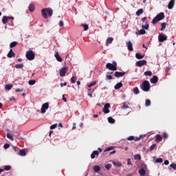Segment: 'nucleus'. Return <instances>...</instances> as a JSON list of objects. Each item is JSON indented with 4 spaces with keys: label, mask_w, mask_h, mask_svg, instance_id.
Masks as SVG:
<instances>
[{
    "label": "nucleus",
    "mask_w": 176,
    "mask_h": 176,
    "mask_svg": "<svg viewBox=\"0 0 176 176\" xmlns=\"http://www.w3.org/2000/svg\"><path fill=\"white\" fill-rule=\"evenodd\" d=\"M41 13L43 19H47V16L52 17L53 15V10H52V8H43L41 10Z\"/></svg>",
    "instance_id": "obj_1"
},
{
    "label": "nucleus",
    "mask_w": 176,
    "mask_h": 176,
    "mask_svg": "<svg viewBox=\"0 0 176 176\" xmlns=\"http://www.w3.org/2000/svg\"><path fill=\"white\" fill-rule=\"evenodd\" d=\"M118 63L116 61H113L112 63H107L106 68L110 69V71H117L118 70Z\"/></svg>",
    "instance_id": "obj_2"
},
{
    "label": "nucleus",
    "mask_w": 176,
    "mask_h": 176,
    "mask_svg": "<svg viewBox=\"0 0 176 176\" xmlns=\"http://www.w3.org/2000/svg\"><path fill=\"white\" fill-rule=\"evenodd\" d=\"M163 19H164V12H160L155 17L153 18L152 23L156 24V23H158V21L163 20Z\"/></svg>",
    "instance_id": "obj_3"
},
{
    "label": "nucleus",
    "mask_w": 176,
    "mask_h": 176,
    "mask_svg": "<svg viewBox=\"0 0 176 176\" xmlns=\"http://www.w3.org/2000/svg\"><path fill=\"white\" fill-rule=\"evenodd\" d=\"M141 89L142 90H143V91H149V90L151 89V84H149V81L144 80L142 82Z\"/></svg>",
    "instance_id": "obj_4"
},
{
    "label": "nucleus",
    "mask_w": 176,
    "mask_h": 176,
    "mask_svg": "<svg viewBox=\"0 0 176 176\" xmlns=\"http://www.w3.org/2000/svg\"><path fill=\"white\" fill-rule=\"evenodd\" d=\"M26 58L30 60V61L35 58V54H34V51L29 50L26 52Z\"/></svg>",
    "instance_id": "obj_5"
},
{
    "label": "nucleus",
    "mask_w": 176,
    "mask_h": 176,
    "mask_svg": "<svg viewBox=\"0 0 176 176\" xmlns=\"http://www.w3.org/2000/svg\"><path fill=\"white\" fill-rule=\"evenodd\" d=\"M144 137H145V135H140V137L129 136L127 138V140L128 141H140Z\"/></svg>",
    "instance_id": "obj_6"
},
{
    "label": "nucleus",
    "mask_w": 176,
    "mask_h": 176,
    "mask_svg": "<svg viewBox=\"0 0 176 176\" xmlns=\"http://www.w3.org/2000/svg\"><path fill=\"white\" fill-rule=\"evenodd\" d=\"M98 151H94L92 152V153L91 154V158L95 159L96 156H98V155H100V153L102 152V149H101V148H98Z\"/></svg>",
    "instance_id": "obj_7"
},
{
    "label": "nucleus",
    "mask_w": 176,
    "mask_h": 176,
    "mask_svg": "<svg viewBox=\"0 0 176 176\" xmlns=\"http://www.w3.org/2000/svg\"><path fill=\"white\" fill-rule=\"evenodd\" d=\"M47 109H49V103L48 102H45V103L43 104V105L41 107V113H45Z\"/></svg>",
    "instance_id": "obj_8"
},
{
    "label": "nucleus",
    "mask_w": 176,
    "mask_h": 176,
    "mask_svg": "<svg viewBox=\"0 0 176 176\" xmlns=\"http://www.w3.org/2000/svg\"><path fill=\"white\" fill-rule=\"evenodd\" d=\"M111 108V104L109 103H107L104 104L102 111L104 113H109L110 111L109 109Z\"/></svg>",
    "instance_id": "obj_9"
},
{
    "label": "nucleus",
    "mask_w": 176,
    "mask_h": 176,
    "mask_svg": "<svg viewBox=\"0 0 176 176\" xmlns=\"http://www.w3.org/2000/svg\"><path fill=\"white\" fill-rule=\"evenodd\" d=\"M68 72L67 67H63L60 69V76H65V74Z\"/></svg>",
    "instance_id": "obj_10"
},
{
    "label": "nucleus",
    "mask_w": 176,
    "mask_h": 176,
    "mask_svg": "<svg viewBox=\"0 0 176 176\" xmlns=\"http://www.w3.org/2000/svg\"><path fill=\"white\" fill-rule=\"evenodd\" d=\"M159 42H164V41H167V36L166 34H161L158 36Z\"/></svg>",
    "instance_id": "obj_11"
},
{
    "label": "nucleus",
    "mask_w": 176,
    "mask_h": 176,
    "mask_svg": "<svg viewBox=\"0 0 176 176\" xmlns=\"http://www.w3.org/2000/svg\"><path fill=\"white\" fill-rule=\"evenodd\" d=\"M136 65L138 67H142L143 65H146V60H142L136 62Z\"/></svg>",
    "instance_id": "obj_12"
},
{
    "label": "nucleus",
    "mask_w": 176,
    "mask_h": 176,
    "mask_svg": "<svg viewBox=\"0 0 176 176\" xmlns=\"http://www.w3.org/2000/svg\"><path fill=\"white\" fill-rule=\"evenodd\" d=\"M10 19H13L14 18L10 17V16H3V19H2L3 24H6L8 23V21H9V20H10Z\"/></svg>",
    "instance_id": "obj_13"
},
{
    "label": "nucleus",
    "mask_w": 176,
    "mask_h": 176,
    "mask_svg": "<svg viewBox=\"0 0 176 176\" xmlns=\"http://www.w3.org/2000/svg\"><path fill=\"white\" fill-rule=\"evenodd\" d=\"M175 5V0H170L168 4V9L171 10Z\"/></svg>",
    "instance_id": "obj_14"
},
{
    "label": "nucleus",
    "mask_w": 176,
    "mask_h": 176,
    "mask_svg": "<svg viewBox=\"0 0 176 176\" xmlns=\"http://www.w3.org/2000/svg\"><path fill=\"white\" fill-rule=\"evenodd\" d=\"M114 75L116 78H122V76L126 75V72H116Z\"/></svg>",
    "instance_id": "obj_15"
},
{
    "label": "nucleus",
    "mask_w": 176,
    "mask_h": 176,
    "mask_svg": "<svg viewBox=\"0 0 176 176\" xmlns=\"http://www.w3.org/2000/svg\"><path fill=\"white\" fill-rule=\"evenodd\" d=\"M157 80H159V78H157V76H153L150 79L151 83H153V84L157 83Z\"/></svg>",
    "instance_id": "obj_16"
},
{
    "label": "nucleus",
    "mask_w": 176,
    "mask_h": 176,
    "mask_svg": "<svg viewBox=\"0 0 176 176\" xmlns=\"http://www.w3.org/2000/svg\"><path fill=\"white\" fill-rule=\"evenodd\" d=\"M126 45H127L128 50H129V52H133V43H131V41H127Z\"/></svg>",
    "instance_id": "obj_17"
},
{
    "label": "nucleus",
    "mask_w": 176,
    "mask_h": 176,
    "mask_svg": "<svg viewBox=\"0 0 176 176\" xmlns=\"http://www.w3.org/2000/svg\"><path fill=\"white\" fill-rule=\"evenodd\" d=\"M16 56V54H14V52H13V50H10L9 52L7 54V56L9 58H12V57H14Z\"/></svg>",
    "instance_id": "obj_18"
},
{
    "label": "nucleus",
    "mask_w": 176,
    "mask_h": 176,
    "mask_svg": "<svg viewBox=\"0 0 176 176\" xmlns=\"http://www.w3.org/2000/svg\"><path fill=\"white\" fill-rule=\"evenodd\" d=\"M54 57L55 58H56L57 61H58L59 63L63 62V58H61V56H60V54H58V52L55 53Z\"/></svg>",
    "instance_id": "obj_19"
},
{
    "label": "nucleus",
    "mask_w": 176,
    "mask_h": 176,
    "mask_svg": "<svg viewBox=\"0 0 176 176\" xmlns=\"http://www.w3.org/2000/svg\"><path fill=\"white\" fill-rule=\"evenodd\" d=\"M145 34H146V31H145V30L144 29H141L140 30H138V32H136V35H145Z\"/></svg>",
    "instance_id": "obj_20"
},
{
    "label": "nucleus",
    "mask_w": 176,
    "mask_h": 176,
    "mask_svg": "<svg viewBox=\"0 0 176 176\" xmlns=\"http://www.w3.org/2000/svg\"><path fill=\"white\" fill-rule=\"evenodd\" d=\"M93 170L94 173H98L99 171H101V168L98 165H96L93 167Z\"/></svg>",
    "instance_id": "obj_21"
},
{
    "label": "nucleus",
    "mask_w": 176,
    "mask_h": 176,
    "mask_svg": "<svg viewBox=\"0 0 176 176\" xmlns=\"http://www.w3.org/2000/svg\"><path fill=\"white\" fill-rule=\"evenodd\" d=\"M139 174L140 176H145L146 171H145V169L141 168L139 170Z\"/></svg>",
    "instance_id": "obj_22"
},
{
    "label": "nucleus",
    "mask_w": 176,
    "mask_h": 176,
    "mask_svg": "<svg viewBox=\"0 0 176 176\" xmlns=\"http://www.w3.org/2000/svg\"><path fill=\"white\" fill-rule=\"evenodd\" d=\"M122 86H123V84L122 82H118L115 85L114 89L116 90H119Z\"/></svg>",
    "instance_id": "obj_23"
},
{
    "label": "nucleus",
    "mask_w": 176,
    "mask_h": 176,
    "mask_svg": "<svg viewBox=\"0 0 176 176\" xmlns=\"http://www.w3.org/2000/svg\"><path fill=\"white\" fill-rule=\"evenodd\" d=\"M112 42H113V38H112V37H109L106 40V44L107 45H110V43H112Z\"/></svg>",
    "instance_id": "obj_24"
},
{
    "label": "nucleus",
    "mask_w": 176,
    "mask_h": 176,
    "mask_svg": "<svg viewBox=\"0 0 176 176\" xmlns=\"http://www.w3.org/2000/svg\"><path fill=\"white\" fill-rule=\"evenodd\" d=\"M155 140L157 142H160V141H162V140H163V137H162V135H157L155 136Z\"/></svg>",
    "instance_id": "obj_25"
},
{
    "label": "nucleus",
    "mask_w": 176,
    "mask_h": 176,
    "mask_svg": "<svg viewBox=\"0 0 176 176\" xmlns=\"http://www.w3.org/2000/svg\"><path fill=\"white\" fill-rule=\"evenodd\" d=\"M93 91H94V89H89L87 91V94L89 97H93Z\"/></svg>",
    "instance_id": "obj_26"
},
{
    "label": "nucleus",
    "mask_w": 176,
    "mask_h": 176,
    "mask_svg": "<svg viewBox=\"0 0 176 176\" xmlns=\"http://www.w3.org/2000/svg\"><path fill=\"white\" fill-rule=\"evenodd\" d=\"M142 28L143 30H148L149 29V23H148V22H146V23L144 25H142Z\"/></svg>",
    "instance_id": "obj_27"
},
{
    "label": "nucleus",
    "mask_w": 176,
    "mask_h": 176,
    "mask_svg": "<svg viewBox=\"0 0 176 176\" xmlns=\"http://www.w3.org/2000/svg\"><path fill=\"white\" fill-rule=\"evenodd\" d=\"M135 57H136V58H138V60H142V58H144V55H142L140 53H137V54H135Z\"/></svg>",
    "instance_id": "obj_28"
},
{
    "label": "nucleus",
    "mask_w": 176,
    "mask_h": 176,
    "mask_svg": "<svg viewBox=\"0 0 176 176\" xmlns=\"http://www.w3.org/2000/svg\"><path fill=\"white\" fill-rule=\"evenodd\" d=\"M19 156H25V155H26L25 151L24 149L20 150L19 152Z\"/></svg>",
    "instance_id": "obj_29"
},
{
    "label": "nucleus",
    "mask_w": 176,
    "mask_h": 176,
    "mask_svg": "<svg viewBox=\"0 0 176 176\" xmlns=\"http://www.w3.org/2000/svg\"><path fill=\"white\" fill-rule=\"evenodd\" d=\"M28 8L30 12H34L35 10V6L34 4H30Z\"/></svg>",
    "instance_id": "obj_30"
},
{
    "label": "nucleus",
    "mask_w": 176,
    "mask_h": 176,
    "mask_svg": "<svg viewBox=\"0 0 176 176\" xmlns=\"http://www.w3.org/2000/svg\"><path fill=\"white\" fill-rule=\"evenodd\" d=\"M142 13H144V10L142 8L139 9L137 12H136V16H140V14H142Z\"/></svg>",
    "instance_id": "obj_31"
},
{
    "label": "nucleus",
    "mask_w": 176,
    "mask_h": 176,
    "mask_svg": "<svg viewBox=\"0 0 176 176\" xmlns=\"http://www.w3.org/2000/svg\"><path fill=\"white\" fill-rule=\"evenodd\" d=\"M16 46H17V41H14V42H12L10 44V47L12 49L13 47H16Z\"/></svg>",
    "instance_id": "obj_32"
},
{
    "label": "nucleus",
    "mask_w": 176,
    "mask_h": 176,
    "mask_svg": "<svg viewBox=\"0 0 176 176\" xmlns=\"http://www.w3.org/2000/svg\"><path fill=\"white\" fill-rule=\"evenodd\" d=\"M122 109H129V105H130L129 103H127V102H124L122 103Z\"/></svg>",
    "instance_id": "obj_33"
},
{
    "label": "nucleus",
    "mask_w": 176,
    "mask_h": 176,
    "mask_svg": "<svg viewBox=\"0 0 176 176\" xmlns=\"http://www.w3.org/2000/svg\"><path fill=\"white\" fill-rule=\"evenodd\" d=\"M113 164L116 167H121L122 166V164L120 162H116L113 161Z\"/></svg>",
    "instance_id": "obj_34"
},
{
    "label": "nucleus",
    "mask_w": 176,
    "mask_h": 176,
    "mask_svg": "<svg viewBox=\"0 0 176 176\" xmlns=\"http://www.w3.org/2000/svg\"><path fill=\"white\" fill-rule=\"evenodd\" d=\"M108 122H109V123L113 124V123H115V119L112 118L111 117H109Z\"/></svg>",
    "instance_id": "obj_35"
},
{
    "label": "nucleus",
    "mask_w": 176,
    "mask_h": 176,
    "mask_svg": "<svg viewBox=\"0 0 176 176\" xmlns=\"http://www.w3.org/2000/svg\"><path fill=\"white\" fill-rule=\"evenodd\" d=\"M28 83H29V85L30 86H34V85H35V83H36V80H30Z\"/></svg>",
    "instance_id": "obj_36"
},
{
    "label": "nucleus",
    "mask_w": 176,
    "mask_h": 176,
    "mask_svg": "<svg viewBox=\"0 0 176 176\" xmlns=\"http://www.w3.org/2000/svg\"><path fill=\"white\" fill-rule=\"evenodd\" d=\"M81 27H83L84 31H87L89 30V25L87 24H82Z\"/></svg>",
    "instance_id": "obj_37"
},
{
    "label": "nucleus",
    "mask_w": 176,
    "mask_h": 176,
    "mask_svg": "<svg viewBox=\"0 0 176 176\" xmlns=\"http://www.w3.org/2000/svg\"><path fill=\"white\" fill-rule=\"evenodd\" d=\"M133 92L134 94H140V89L138 87L133 89Z\"/></svg>",
    "instance_id": "obj_38"
},
{
    "label": "nucleus",
    "mask_w": 176,
    "mask_h": 176,
    "mask_svg": "<svg viewBox=\"0 0 176 176\" xmlns=\"http://www.w3.org/2000/svg\"><path fill=\"white\" fill-rule=\"evenodd\" d=\"M144 74L145 76H152V72L151 71H146Z\"/></svg>",
    "instance_id": "obj_39"
},
{
    "label": "nucleus",
    "mask_w": 176,
    "mask_h": 176,
    "mask_svg": "<svg viewBox=\"0 0 176 176\" xmlns=\"http://www.w3.org/2000/svg\"><path fill=\"white\" fill-rule=\"evenodd\" d=\"M13 87V85H6V90H11L12 88Z\"/></svg>",
    "instance_id": "obj_40"
},
{
    "label": "nucleus",
    "mask_w": 176,
    "mask_h": 176,
    "mask_svg": "<svg viewBox=\"0 0 176 176\" xmlns=\"http://www.w3.org/2000/svg\"><path fill=\"white\" fill-rule=\"evenodd\" d=\"M146 107H151V100L146 99L145 102Z\"/></svg>",
    "instance_id": "obj_41"
},
{
    "label": "nucleus",
    "mask_w": 176,
    "mask_h": 176,
    "mask_svg": "<svg viewBox=\"0 0 176 176\" xmlns=\"http://www.w3.org/2000/svg\"><path fill=\"white\" fill-rule=\"evenodd\" d=\"M135 160H140L141 159V155L140 154H137L134 155Z\"/></svg>",
    "instance_id": "obj_42"
},
{
    "label": "nucleus",
    "mask_w": 176,
    "mask_h": 176,
    "mask_svg": "<svg viewBox=\"0 0 176 176\" xmlns=\"http://www.w3.org/2000/svg\"><path fill=\"white\" fill-rule=\"evenodd\" d=\"M23 67H24V65H23V64H16V65H15V68H16L17 69H19L20 68H23Z\"/></svg>",
    "instance_id": "obj_43"
},
{
    "label": "nucleus",
    "mask_w": 176,
    "mask_h": 176,
    "mask_svg": "<svg viewBox=\"0 0 176 176\" xmlns=\"http://www.w3.org/2000/svg\"><path fill=\"white\" fill-rule=\"evenodd\" d=\"M105 168L106 170H111V167H112V164H107L105 165Z\"/></svg>",
    "instance_id": "obj_44"
},
{
    "label": "nucleus",
    "mask_w": 176,
    "mask_h": 176,
    "mask_svg": "<svg viewBox=\"0 0 176 176\" xmlns=\"http://www.w3.org/2000/svg\"><path fill=\"white\" fill-rule=\"evenodd\" d=\"M76 79H77V78H76V77H75V76L72 77V78H71V80H71V83H73V84H74V83H76Z\"/></svg>",
    "instance_id": "obj_45"
},
{
    "label": "nucleus",
    "mask_w": 176,
    "mask_h": 176,
    "mask_svg": "<svg viewBox=\"0 0 176 176\" xmlns=\"http://www.w3.org/2000/svg\"><path fill=\"white\" fill-rule=\"evenodd\" d=\"M7 138H8L9 140H11L13 141V135L11 133H7Z\"/></svg>",
    "instance_id": "obj_46"
},
{
    "label": "nucleus",
    "mask_w": 176,
    "mask_h": 176,
    "mask_svg": "<svg viewBox=\"0 0 176 176\" xmlns=\"http://www.w3.org/2000/svg\"><path fill=\"white\" fill-rule=\"evenodd\" d=\"M161 25H162V28L160 31H164V30H166V23H162Z\"/></svg>",
    "instance_id": "obj_47"
},
{
    "label": "nucleus",
    "mask_w": 176,
    "mask_h": 176,
    "mask_svg": "<svg viewBox=\"0 0 176 176\" xmlns=\"http://www.w3.org/2000/svg\"><path fill=\"white\" fill-rule=\"evenodd\" d=\"M97 85V82L94 81L93 82H91V84L88 85V87L90 88L93 86H96Z\"/></svg>",
    "instance_id": "obj_48"
},
{
    "label": "nucleus",
    "mask_w": 176,
    "mask_h": 176,
    "mask_svg": "<svg viewBox=\"0 0 176 176\" xmlns=\"http://www.w3.org/2000/svg\"><path fill=\"white\" fill-rule=\"evenodd\" d=\"M127 164L128 166H131V167H133V163H131V159L130 158L127 159Z\"/></svg>",
    "instance_id": "obj_49"
},
{
    "label": "nucleus",
    "mask_w": 176,
    "mask_h": 176,
    "mask_svg": "<svg viewBox=\"0 0 176 176\" xmlns=\"http://www.w3.org/2000/svg\"><path fill=\"white\" fill-rule=\"evenodd\" d=\"M10 168H12V167L8 165V166H4L3 170H5V171H9V170H10Z\"/></svg>",
    "instance_id": "obj_50"
},
{
    "label": "nucleus",
    "mask_w": 176,
    "mask_h": 176,
    "mask_svg": "<svg viewBox=\"0 0 176 176\" xmlns=\"http://www.w3.org/2000/svg\"><path fill=\"white\" fill-rule=\"evenodd\" d=\"M155 163H163V159L158 158L155 160Z\"/></svg>",
    "instance_id": "obj_51"
},
{
    "label": "nucleus",
    "mask_w": 176,
    "mask_h": 176,
    "mask_svg": "<svg viewBox=\"0 0 176 176\" xmlns=\"http://www.w3.org/2000/svg\"><path fill=\"white\" fill-rule=\"evenodd\" d=\"M113 149V146H110V147L107 148L104 150V152H109V151H112Z\"/></svg>",
    "instance_id": "obj_52"
},
{
    "label": "nucleus",
    "mask_w": 176,
    "mask_h": 176,
    "mask_svg": "<svg viewBox=\"0 0 176 176\" xmlns=\"http://www.w3.org/2000/svg\"><path fill=\"white\" fill-rule=\"evenodd\" d=\"M170 167H171V168H173V170H176V164H171L170 165Z\"/></svg>",
    "instance_id": "obj_53"
},
{
    "label": "nucleus",
    "mask_w": 176,
    "mask_h": 176,
    "mask_svg": "<svg viewBox=\"0 0 176 176\" xmlns=\"http://www.w3.org/2000/svg\"><path fill=\"white\" fill-rule=\"evenodd\" d=\"M56 127H57V124H52V125L50 126V129H51V130H53V129H56Z\"/></svg>",
    "instance_id": "obj_54"
},
{
    "label": "nucleus",
    "mask_w": 176,
    "mask_h": 176,
    "mask_svg": "<svg viewBox=\"0 0 176 176\" xmlns=\"http://www.w3.org/2000/svg\"><path fill=\"white\" fill-rule=\"evenodd\" d=\"M59 27H60V28L64 27V21H59Z\"/></svg>",
    "instance_id": "obj_55"
},
{
    "label": "nucleus",
    "mask_w": 176,
    "mask_h": 176,
    "mask_svg": "<svg viewBox=\"0 0 176 176\" xmlns=\"http://www.w3.org/2000/svg\"><path fill=\"white\" fill-rule=\"evenodd\" d=\"M112 79V76L107 75L106 76V80H111Z\"/></svg>",
    "instance_id": "obj_56"
},
{
    "label": "nucleus",
    "mask_w": 176,
    "mask_h": 176,
    "mask_svg": "<svg viewBox=\"0 0 176 176\" xmlns=\"http://www.w3.org/2000/svg\"><path fill=\"white\" fill-rule=\"evenodd\" d=\"M10 146L9 144H5L3 146L4 149H8Z\"/></svg>",
    "instance_id": "obj_57"
},
{
    "label": "nucleus",
    "mask_w": 176,
    "mask_h": 176,
    "mask_svg": "<svg viewBox=\"0 0 176 176\" xmlns=\"http://www.w3.org/2000/svg\"><path fill=\"white\" fill-rule=\"evenodd\" d=\"M16 93H20L21 91H23V89H15Z\"/></svg>",
    "instance_id": "obj_58"
},
{
    "label": "nucleus",
    "mask_w": 176,
    "mask_h": 176,
    "mask_svg": "<svg viewBox=\"0 0 176 176\" xmlns=\"http://www.w3.org/2000/svg\"><path fill=\"white\" fill-rule=\"evenodd\" d=\"M163 137H164V138L167 139V138H168V135L167 134V133H164Z\"/></svg>",
    "instance_id": "obj_59"
},
{
    "label": "nucleus",
    "mask_w": 176,
    "mask_h": 176,
    "mask_svg": "<svg viewBox=\"0 0 176 176\" xmlns=\"http://www.w3.org/2000/svg\"><path fill=\"white\" fill-rule=\"evenodd\" d=\"M155 146H156V144H152L151 146H150V149L151 151H153V149H155Z\"/></svg>",
    "instance_id": "obj_60"
},
{
    "label": "nucleus",
    "mask_w": 176,
    "mask_h": 176,
    "mask_svg": "<svg viewBox=\"0 0 176 176\" xmlns=\"http://www.w3.org/2000/svg\"><path fill=\"white\" fill-rule=\"evenodd\" d=\"M169 162H168V160H165L164 162V164H165V166H168V164H169Z\"/></svg>",
    "instance_id": "obj_61"
},
{
    "label": "nucleus",
    "mask_w": 176,
    "mask_h": 176,
    "mask_svg": "<svg viewBox=\"0 0 176 176\" xmlns=\"http://www.w3.org/2000/svg\"><path fill=\"white\" fill-rule=\"evenodd\" d=\"M64 86H67V82L60 83V87H64Z\"/></svg>",
    "instance_id": "obj_62"
},
{
    "label": "nucleus",
    "mask_w": 176,
    "mask_h": 176,
    "mask_svg": "<svg viewBox=\"0 0 176 176\" xmlns=\"http://www.w3.org/2000/svg\"><path fill=\"white\" fill-rule=\"evenodd\" d=\"M75 129H76V123H74L73 124V127H72V130H75Z\"/></svg>",
    "instance_id": "obj_63"
},
{
    "label": "nucleus",
    "mask_w": 176,
    "mask_h": 176,
    "mask_svg": "<svg viewBox=\"0 0 176 176\" xmlns=\"http://www.w3.org/2000/svg\"><path fill=\"white\" fill-rule=\"evenodd\" d=\"M113 153H116V151L113 150V151L110 152V155H113Z\"/></svg>",
    "instance_id": "obj_64"
}]
</instances>
